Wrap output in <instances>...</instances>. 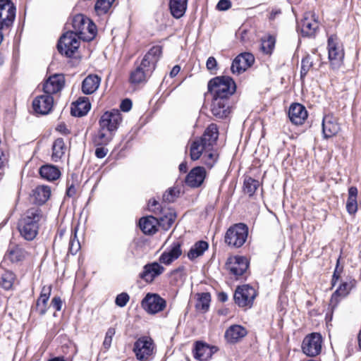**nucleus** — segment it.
Returning a JSON list of instances; mask_svg holds the SVG:
<instances>
[{
    "instance_id": "obj_1",
    "label": "nucleus",
    "mask_w": 361,
    "mask_h": 361,
    "mask_svg": "<svg viewBox=\"0 0 361 361\" xmlns=\"http://www.w3.org/2000/svg\"><path fill=\"white\" fill-rule=\"evenodd\" d=\"M219 137V129L216 124L211 123L202 135L195 139L190 145V155L193 161L199 159L209 169L217 162L219 154L214 149Z\"/></svg>"
},
{
    "instance_id": "obj_2",
    "label": "nucleus",
    "mask_w": 361,
    "mask_h": 361,
    "mask_svg": "<svg viewBox=\"0 0 361 361\" xmlns=\"http://www.w3.org/2000/svg\"><path fill=\"white\" fill-rule=\"evenodd\" d=\"M161 54V46L152 47L143 56L140 63L130 72L129 82L135 85L145 83L155 70Z\"/></svg>"
},
{
    "instance_id": "obj_3",
    "label": "nucleus",
    "mask_w": 361,
    "mask_h": 361,
    "mask_svg": "<svg viewBox=\"0 0 361 361\" xmlns=\"http://www.w3.org/2000/svg\"><path fill=\"white\" fill-rule=\"evenodd\" d=\"M42 218V210L37 207L27 209L21 216L18 222V230L25 240L30 241L35 238Z\"/></svg>"
},
{
    "instance_id": "obj_4",
    "label": "nucleus",
    "mask_w": 361,
    "mask_h": 361,
    "mask_svg": "<svg viewBox=\"0 0 361 361\" xmlns=\"http://www.w3.org/2000/svg\"><path fill=\"white\" fill-rule=\"evenodd\" d=\"M235 90V83L229 76L216 77L208 82V91L212 95V98L222 97L224 99H231Z\"/></svg>"
},
{
    "instance_id": "obj_5",
    "label": "nucleus",
    "mask_w": 361,
    "mask_h": 361,
    "mask_svg": "<svg viewBox=\"0 0 361 361\" xmlns=\"http://www.w3.org/2000/svg\"><path fill=\"white\" fill-rule=\"evenodd\" d=\"M73 32L80 39L85 42L92 40L97 34L96 25L82 14L74 16L72 22Z\"/></svg>"
},
{
    "instance_id": "obj_6",
    "label": "nucleus",
    "mask_w": 361,
    "mask_h": 361,
    "mask_svg": "<svg viewBox=\"0 0 361 361\" xmlns=\"http://www.w3.org/2000/svg\"><path fill=\"white\" fill-rule=\"evenodd\" d=\"M248 235V227L239 223L231 226L224 237L225 243L233 247H240L246 241Z\"/></svg>"
},
{
    "instance_id": "obj_7",
    "label": "nucleus",
    "mask_w": 361,
    "mask_h": 361,
    "mask_svg": "<svg viewBox=\"0 0 361 361\" xmlns=\"http://www.w3.org/2000/svg\"><path fill=\"white\" fill-rule=\"evenodd\" d=\"M79 39L72 30L63 33L57 44L59 52L67 57H72L80 47Z\"/></svg>"
},
{
    "instance_id": "obj_8",
    "label": "nucleus",
    "mask_w": 361,
    "mask_h": 361,
    "mask_svg": "<svg viewBox=\"0 0 361 361\" xmlns=\"http://www.w3.org/2000/svg\"><path fill=\"white\" fill-rule=\"evenodd\" d=\"M16 8L11 0H0V30L10 29L16 18Z\"/></svg>"
},
{
    "instance_id": "obj_9",
    "label": "nucleus",
    "mask_w": 361,
    "mask_h": 361,
    "mask_svg": "<svg viewBox=\"0 0 361 361\" xmlns=\"http://www.w3.org/2000/svg\"><path fill=\"white\" fill-rule=\"evenodd\" d=\"M256 296L255 289L248 284H245L237 287L233 298L235 303L240 307H251Z\"/></svg>"
},
{
    "instance_id": "obj_10",
    "label": "nucleus",
    "mask_w": 361,
    "mask_h": 361,
    "mask_svg": "<svg viewBox=\"0 0 361 361\" xmlns=\"http://www.w3.org/2000/svg\"><path fill=\"white\" fill-rule=\"evenodd\" d=\"M154 349L153 340L148 336H142L134 343L133 350L139 361H149Z\"/></svg>"
},
{
    "instance_id": "obj_11",
    "label": "nucleus",
    "mask_w": 361,
    "mask_h": 361,
    "mask_svg": "<svg viewBox=\"0 0 361 361\" xmlns=\"http://www.w3.org/2000/svg\"><path fill=\"white\" fill-rule=\"evenodd\" d=\"M322 345V335L319 333H312L304 338L302 343V350L309 357H315L321 353Z\"/></svg>"
},
{
    "instance_id": "obj_12",
    "label": "nucleus",
    "mask_w": 361,
    "mask_h": 361,
    "mask_svg": "<svg viewBox=\"0 0 361 361\" xmlns=\"http://www.w3.org/2000/svg\"><path fill=\"white\" fill-rule=\"evenodd\" d=\"M122 122V115L119 110L112 109L104 112L99 121V127L106 129L110 133L117 130Z\"/></svg>"
},
{
    "instance_id": "obj_13",
    "label": "nucleus",
    "mask_w": 361,
    "mask_h": 361,
    "mask_svg": "<svg viewBox=\"0 0 361 361\" xmlns=\"http://www.w3.org/2000/svg\"><path fill=\"white\" fill-rule=\"evenodd\" d=\"M166 305V300L157 293H147L141 302L142 307L151 314L161 312Z\"/></svg>"
},
{
    "instance_id": "obj_14",
    "label": "nucleus",
    "mask_w": 361,
    "mask_h": 361,
    "mask_svg": "<svg viewBox=\"0 0 361 361\" xmlns=\"http://www.w3.org/2000/svg\"><path fill=\"white\" fill-rule=\"evenodd\" d=\"M328 52L329 59L333 68H339L344 57V52L339 46L336 35H331L328 38Z\"/></svg>"
},
{
    "instance_id": "obj_15",
    "label": "nucleus",
    "mask_w": 361,
    "mask_h": 361,
    "mask_svg": "<svg viewBox=\"0 0 361 361\" xmlns=\"http://www.w3.org/2000/svg\"><path fill=\"white\" fill-rule=\"evenodd\" d=\"M226 268L230 274L238 279L247 269L248 261L246 257L243 256L229 257L226 263Z\"/></svg>"
},
{
    "instance_id": "obj_16",
    "label": "nucleus",
    "mask_w": 361,
    "mask_h": 361,
    "mask_svg": "<svg viewBox=\"0 0 361 361\" xmlns=\"http://www.w3.org/2000/svg\"><path fill=\"white\" fill-rule=\"evenodd\" d=\"M231 99L212 98L211 111L216 118H226L231 113Z\"/></svg>"
},
{
    "instance_id": "obj_17",
    "label": "nucleus",
    "mask_w": 361,
    "mask_h": 361,
    "mask_svg": "<svg viewBox=\"0 0 361 361\" xmlns=\"http://www.w3.org/2000/svg\"><path fill=\"white\" fill-rule=\"evenodd\" d=\"M165 269L158 262H152L145 264L143 270L139 274V278L146 283H151L154 280L162 274Z\"/></svg>"
},
{
    "instance_id": "obj_18",
    "label": "nucleus",
    "mask_w": 361,
    "mask_h": 361,
    "mask_svg": "<svg viewBox=\"0 0 361 361\" xmlns=\"http://www.w3.org/2000/svg\"><path fill=\"white\" fill-rule=\"evenodd\" d=\"M53 104L54 98L48 94L37 96L32 101L34 111L41 115L48 114L51 111Z\"/></svg>"
},
{
    "instance_id": "obj_19",
    "label": "nucleus",
    "mask_w": 361,
    "mask_h": 361,
    "mask_svg": "<svg viewBox=\"0 0 361 361\" xmlns=\"http://www.w3.org/2000/svg\"><path fill=\"white\" fill-rule=\"evenodd\" d=\"M302 36L312 37L316 33L319 27V23L315 20L314 15L311 13H306L298 23Z\"/></svg>"
},
{
    "instance_id": "obj_20",
    "label": "nucleus",
    "mask_w": 361,
    "mask_h": 361,
    "mask_svg": "<svg viewBox=\"0 0 361 361\" xmlns=\"http://www.w3.org/2000/svg\"><path fill=\"white\" fill-rule=\"evenodd\" d=\"M65 78L63 74H54L49 77L43 85L45 94H51L60 92L64 87Z\"/></svg>"
},
{
    "instance_id": "obj_21",
    "label": "nucleus",
    "mask_w": 361,
    "mask_h": 361,
    "mask_svg": "<svg viewBox=\"0 0 361 361\" xmlns=\"http://www.w3.org/2000/svg\"><path fill=\"white\" fill-rule=\"evenodd\" d=\"M182 243L180 241L173 242L159 258L160 263L170 265L182 255Z\"/></svg>"
},
{
    "instance_id": "obj_22",
    "label": "nucleus",
    "mask_w": 361,
    "mask_h": 361,
    "mask_svg": "<svg viewBox=\"0 0 361 361\" xmlns=\"http://www.w3.org/2000/svg\"><path fill=\"white\" fill-rule=\"evenodd\" d=\"M207 176V172L203 166L194 167L185 177V183L190 188L200 187Z\"/></svg>"
},
{
    "instance_id": "obj_23",
    "label": "nucleus",
    "mask_w": 361,
    "mask_h": 361,
    "mask_svg": "<svg viewBox=\"0 0 361 361\" xmlns=\"http://www.w3.org/2000/svg\"><path fill=\"white\" fill-rule=\"evenodd\" d=\"M340 130L337 118L331 114L325 115L322 120V133L324 139L335 136Z\"/></svg>"
},
{
    "instance_id": "obj_24",
    "label": "nucleus",
    "mask_w": 361,
    "mask_h": 361,
    "mask_svg": "<svg viewBox=\"0 0 361 361\" xmlns=\"http://www.w3.org/2000/svg\"><path fill=\"white\" fill-rule=\"evenodd\" d=\"M288 117L293 123L301 125L307 117V111L302 104H293L288 110Z\"/></svg>"
},
{
    "instance_id": "obj_25",
    "label": "nucleus",
    "mask_w": 361,
    "mask_h": 361,
    "mask_svg": "<svg viewBox=\"0 0 361 361\" xmlns=\"http://www.w3.org/2000/svg\"><path fill=\"white\" fill-rule=\"evenodd\" d=\"M193 356L200 361H206L210 358L213 354V348H211L207 343L198 341L195 343L193 348Z\"/></svg>"
},
{
    "instance_id": "obj_26",
    "label": "nucleus",
    "mask_w": 361,
    "mask_h": 361,
    "mask_svg": "<svg viewBox=\"0 0 361 361\" xmlns=\"http://www.w3.org/2000/svg\"><path fill=\"white\" fill-rule=\"evenodd\" d=\"M91 108V104L87 97H79L72 104L71 113L73 116L82 117L86 115Z\"/></svg>"
},
{
    "instance_id": "obj_27",
    "label": "nucleus",
    "mask_w": 361,
    "mask_h": 361,
    "mask_svg": "<svg viewBox=\"0 0 361 361\" xmlns=\"http://www.w3.org/2000/svg\"><path fill=\"white\" fill-rule=\"evenodd\" d=\"M247 334L245 328L240 325H232L225 332V338L229 343H236Z\"/></svg>"
},
{
    "instance_id": "obj_28",
    "label": "nucleus",
    "mask_w": 361,
    "mask_h": 361,
    "mask_svg": "<svg viewBox=\"0 0 361 361\" xmlns=\"http://www.w3.org/2000/svg\"><path fill=\"white\" fill-rule=\"evenodd\" d=\"M26 255V251L20 245H10L4 255L5 260H9L12 263H17L23 261Z\"/></svg>"
},
{
    "instance_id": "obj_29",
    "label": "nucleus",
    "mask_w": 361,
    "mask_h": 361,
    "mask_svg": "<svg viewBox=\"0 0 361 361\" xmlns=\"http://www.w3.org/2000/svg\"><path fill=\"white\" fill-rule=\"evenodd\" d=\"M51 292V287L43 286L40 295L36 302V308L40 315H44L47 311V302Z\"/></svg>"
},
{
    "instance_id": "obj_30",
    "label": "nucleus",
    "mask_w": 361,
    "mask_h": 361,
    "mask_svg": "<svg viewBox=\"0 0 361 361\" xmlns=\"http://www.w3.org/2000/svg\"><path fill=\"white\" fill-rule=\"evenodd\" d=\"M101 78L97 75H90L86 77L82 83V91L85 94L94 92L99 87Z\"/></svg>"
},
{
    "instance_id": "obj_31",
    "label": "nucleus",
    "mask_w": 361,
    "mask_h": 361,
    "mask_svg": "<svg viewBox=\"0 0 361 361\" xmlns=\"http://www.w3.org/2000/svg\"><path fill=\"white\" fill-rule=\"evenodd\" d=\"M139 226L144 233L152 235L157 231V218L152 216L142 217L139 221Z\"/></svg>"
},
{
    "instance_id": "obj_32",
    "label": "nucleus",
    "mask_w": 361,
    "mask_h": 361,
    "mask_svg": "<svg viewBox=\"0 0 361 361\" xmlns=\"http://www.w3.org/2000/svg\"><path fill=\"white\" fill-rule=\"evenodd\" d=\"M188 0H169V9L175 18L183 17L186 11Z\"/></svg>"
},
{
    "instance_id": "obj_33",
    "label": "nucleus",
    "mask_w": 361,
    "mask_h": 361,
    "mask_svg": "<svg viewBox=\"0 0 361 361\" xmlns=\"http://www.w3.org/2000/svg\"><path fill=\"white\" fill-rule=\"evenodd\" d=\"M353 285L351 283L343 282L332 294L331 304L336 306L340 301V298L345 297L352 289Z\"/></svg>"
},
{
    "instance_id": "obj_34",
    "label": "nucleus",
    "mask_w": 361,
    "mask_h": 361,
    "mask_svg": "<svg viewBox=\"0 0 361 361\" xmlns=\"http://www.w3.org/2000/svg\"><path fill=\"white\" fill-rule=\"evenodd\" d=\"M39 173L42 178L49 181L57 180L61 175L59 169L52 165H44L41 166Z\"/></svg>"
},
{
    "instance_id": "obj_35",
    "label": "nucleus",
    "mask_w": 361,
    "mask_h": 361,
    "mask_svg": "<svg viewBox=\"0 0 361 361\" xmlns=\"http://www.w3.org/2000/svg\"><path fill=\"white\" fill-rule=\"evenodd\" d=\"M208 248L209 244L207 242L204 240H199L191 247L188 252V257L190 260H194L195 259L203 255Z\"/></svg>"
},
{
    "instance_id": "obj_36",
    "label": "nucleus",
    "mask_w": 361,
    "mask_h": 361,
    "mask_svg": "<svg viewBox=\"0 0 361 361\" xmlns=\"http://www.w3.org/2000/svg\"><path fill=\"white\" fill-rule=\"evenodd\" d=\"M357 189L351 186L348 189V197L346 202V209L350 214H354L357 210Z\"/></svg>"
},
{
    "instance_id": "obj_37",
    "label": "nucleus",
    "mask_w": 361,
    "mask_h": 361,
    "mask_svg": "<svg viewBox=\"0 0 361 361\" xmlns=\"http://www.w3.org/2000/svg\"><path fill=\"white\" fill-rule=\"evenodd\" d=\"M51 195L50 188L45 185H39L33 191L35 202L39 204L45 203Z\"/></svg>"
},
{
    "instance_id": "obj_38",
    "label": "nucleus",
    "mask_w": 361,
    "mask_h": 361,
    "mask_svg": "<svg viewBox=\"0 0 361 361\" xmlns=\"http://www.w3.org/2000/svg\"><path fill=\"white\" fill-rule=\"evenodd\" d=\"M176 218L175 213L167 212L163 216L157 218V227H160L164 231H168L173 224Z\"/></svg>"
},
{
    "instance_id": "obj_39",
    "label": "nucleus",
    "mask_w": 361,
    "mask_h": 361,
    "mask_svg": "<svg viewBox=\"0 0 361 361\" xmlns=\"http://www.w3.org/2000/svg\"><path fill=\"white\" fill-rule=\"evenodd\" d=\"M66 146L63 138H57L52 146L51 159L58 161L65 153Z\"/></svg>"
},
{
    "instance_id": "obj_40",
    "label": "nucleus",
    "mask_w": 361,
    "mask_h": 361,
    "mask_svg": "<svg viewBox=\"0 0 361 361\" xmlns=\"http://www.w3.org/2000/svg\"><path fill=\"white\" fill-rule=\"evenodd\" d=\"M260 186V183L258 180L254 179L251 177H246L243 182V191L250 197L255 195L257 188Z\"/></svg>"
},
{
    "instance_id": "obj_41",
    "label": "nucleus",
    "mask_w": 361,
    "mask_h": 361,
    "mask_svg": "<svg viewBox=\"0 0 361 361\" xmlns=\"http://www.w3.org/2000/svg\"><path fill=\"white\" fill-rule=\"evenodd\" d=\"M104 130L100 128L93 137V142L95 146L106 145L111 141L113 133H109V134H106Z\"/></svg>"
},
{
    "instance_id": "obj_42",
    "label": "nucleus",
    "mask_w": 361,
    "mask_h": 361,
    "mask_svg": "<svg viewBox=\"0 0 361 361\" xmlns=\"http://www.w3.org/2000/svg\"><path fill=\"white\" fill-rule=\"evenodd\" d=\"M197 300L196 302V308L198 310L206 312L209 307L211 301V295L209 293H202L197 295Z\"/></svg>"
},
{
    "instance_id": "obj_43",
    "label": "nucleus",
    "mask_w": 361,
    "mask_h": 361,
    "mask_svg": "<svg viewBox=\"0 0 361 361\" xmlns=\"http://www.w3.org/2000/svg\"><path fill=\"white\" fill-rule=\"evenodd\" d=\"M115 0H97L94 11L97 16H102L109 12Z\"/></svg>"
},
{
    "instance_id": "obj_44",
    "label": "nucleus",
    "mask_w": 361,
    "mask_h": 361,
    "mask_svg": "<svg viewBox=\"0 0 361 361\" xmlns=\"http://www.w3.org/2000/svg\"><path fill=\"white\" fill-rule=\"evenodd\" d=\"M276 39L272 35L264 37L261 40V49L266 54H271L274 49Z\"/></svg>"
},
{
    "instance_id": "obj_45",
    "label": "nucleus",
    "mask_w": 361,
    "mask_h": 361,
    "mask_svg": "<svg viewBox=\"0 0 361 361\" xmlns=\"http://www.w3.org/2000/svg\"><path fill=\"white\" fill-rule=\"evenodd\" d=\"M14 280V274L12 271H6L1 276L0 286L5 290H9L12 288Z\"/></svg>"
},
{
    "instance_id": "obj_46",
    "label": "nucleus",
    "mask_w": 361,
    "mask_h": 361,
    "mask_svg": "<svg viewBox=\"0 0 361 361\" xmlns=\"http://www.w3.org/2000/svg\"><path fill=\"white\" fill-rule=\"evenodd\" d=\"M80 249V244L77 238V228H75L71 233V235L69 240L68 245V252L71 255H75Z\"/></svg>"
},
{
    "instance_id": "obj_47",
    "label": "nucleus",
    "mask_w": 361,
    "mask_h": 361,
    "mask_svg": "<svg viewBox=\"0 0 361 361\" xmlns=\"http://www.w3.org/2000/svg\"><path fill=\"white\" fill-rule=\"evenodd\" d=\"M313 66L312 57L307 54L301 61L300 78L303 80Z\"/></svg>"
},
{
    "instance_id": "obj_48",
    "label": "nucleus",
    "mask_w": 361,
    "mask_h": 361,
    "mask_svg": "<svg viewBox=\"0 0 361 361\" xmlns=\"http://www.w3.org/2000/svg\"><path fill=\"white\" fill-rule=\"evenodd\" d=\"M247 68L243 63L241 59L237 56L232 62L231 71L233 74H240L245 71Z\"/></svg>"
},
{
    "instance_id": "obj_49",
    "label": "nucleus",
    "mask_w": 361,
    "mask_h": 361,
    "mask_svg": "<svg viewBox=\"0 0 361 361\" xmlns=\"http://www.w3.org/2000/svg\"><path fill=\"white\" fill-rule=\"evenodd\" d=\"M179 194V189L176 188H170L163 195V200L166 202H173Z\"/></svg>"
},
{
    "instance_id": "obj_50",
    "label": "nucleus",
    "mask_w": 361,
    "mask_h": 361,
    "mask_svg": "<svg viewBox=\"0 0 361 361\" xmlns=\"http://www.w3.org/2000/svg\"><path fill=\"white\" fill-rule=\"evenodd\" d=\"M116 334V330L113 327H110L107 329L105 335V338L103 342V346L105 349L108 350L111 345L112 338Z\"/></svg>"
},
{
    "instance_id": "obj_51",
    "label": "nucleus",
    "mask_w": 361,
    "mask_h": 361,
    "mask_svg": "<svg viewBox=\"0 0 361 361\" xmlns=\"http://www.w3.org/2000/svg\"><path fill=\"white\" fill-rule=\"evenodd\" d=\"M130 300V296L127 293H121L116 297L115 303L120 307H125Z\"/></svg>"
},
{
    "instance_id": "obj_52",
    "label": "nucleus",
    "mask_w": 361,
    "mask_h": 361,
    "mask_svg": "<svg viewBox=\"0 0 361 361\" xmlns=\"http://www.w3.org/2000/svg\"><path fill=\"white\" fill-rule=\"evenodd\" d=\"M242 62L247 68L250 67L255 61L253 55L250 53L245 52L238 55Z\"/></svg>"
},
{
    "instance_id": "obj_53",
    "label": "nucleus",
    "mask_w": 361,
    "mask_h": 361,
    "mask_svg": "<svg viewBox=\"0 0 361 361\" xmlns=\"http://www.w3.org/2000/svg\"><path fill=\"white\" fill-rule=\"evenodd\" d=\"M231 7V2L229 0H220L216 4V9L219 11H227Z\"/></svg>"
},
{
    "instance_id": "obj_54",
    "label": "nucleus",
    "mask_w": 361,
    "mask_h": 361,
    "mask_svg": "<svg viewBox=\"0 0 361 361\" xmlns=\"http://www.w3.org/2000/svg\"><path fill=\"white\" fill-rule=\"evenodd\" d=\"M109 150L107 148L104 147V145L97 146L95 149V156L99 159H102L107 154Z\"/></svg>"
},
{
    "instance_id": "obj_55",
    "label": "nucleus",
    "mask_w": 361,
    "mask_h": 361,
    "mask_svg": "<svg viewBox=\"0 0 361 361\" xmlns=\"http://www.w3.org/2000/svg\"><path fill=\"white\" fill-rule=\"evenodd\" d=\"M207 68L210 71H216L217 69V62L216 59L214 56H209L207 59V63H206Z\"/></svg>"
},
{
    "instance_id": "obj_56",
    "label": "nucleus",
    "mask_w": 361,
    "mask_h": 361,
    "mask_svg": "<svg viewBox=\"0 0 361 361\" xmlns=\"http://www.w3.org/2000/svg\"><path fill=\"white\" fill-rule=\"evenodd\" d=\"M51 306L56 310L60 311L62 308V300L60 297L55 296L51 302Z\"/></svg>"
},
{
    "instance_id": "obj_57",
    "label": "nucleus",
    "mask_w": 361,
    "mask_h": 361,
    "mask_svg": "<svg viewBox=\"0 0 361 361\" xmlns=\"http://www.w3.org/2000/svg\"><path fill=\"white\" fill-rule=\"evenodd\" d=\"M132 104V101L130 99H125L121 102L120 109L123 112H128L131 109Z\"/></svg>"
},
{
    "instance_id": "obj_58",
    "label": "nucleus",
    "mask_w": 361,
    "mask_h": 361,
    "mask_svg": "<svg viewBox=\"0 0 361 361\" xmlns=\"http://www.w3.org/2000/svg\"><path fill=\"white\" fill-rule=\"evenodd\" d=\"M149 209L154 213L159 210V203L155 200H149L148 203Z\"/></svg>"
},
{
    "instance_id": "obj_59",
    "label": "nucleus",
    "mask_w": 361,
    "mask_h": 361,
    "mask_svg": "<svg viewBox=\"0 0 361 361\" xmlns=\"http://www.w3.org/2000/svg\"><path fill=\"white\" fill-rule=\"evenodd\" d=\"M338 263H339V259L337 262V266H336V267L334 271L333 276H332V279H331L332 286H334L336 284L337 281H338V279L340 278V272H338Z\"/></svg>"
},
{
    "instance_id": "obj_60",
    "label": "nucleus",
    "mask_w": 361,
    "mask_h": 361,
    "mask_svg": "<svg viewBox=\"0 0 361 361\" xmlns=\"http://www.w3.org/2000/svg\"><path fill=\"white\" fill-rule=\"evenodd\" d=\"M76 191L77 190L74 185L71 184L70 186L68 187L66 194L68 197H73L76 194Z\"/></svg>"
},
{
    "instance_id": "obj_61",
    "label": "nucleus",
    "mask_w": 361,
    "mask_h": 361,
    "mask_svg": "<svg viewBox=\"0 0 361 361\" xmlns=\"http://www.w3.org/2000/svg\"><path fill=\"white\" fill-rule=\"evenodd\" d=\"M56 130L63 135H68L70 133V130L67 128L65 123L59 124Z\"/></svg>"
},
{
    "instance_id": "obj_62",
    "label": "nucleus",
    "mask_w": 361,
    "mask_h": 361,
    "mask_svg": "<svg viewBox=\"0 0 361 361\" xmlns=\"http://www.w3.org/2000/svg\"><path fill=\"white\" fill-rule=\"evenodd\" d=\"M180 71V67L178 65L174 66L170 72V74H169L170 77L174 78L175 76H176L178 74Z\"/></svg>"
},
{
    "instance_id": "obj_63",
    "label": "nucleus",
    "mask_w": 361,
    "mask_h": 361,
    "mask_svg": "<svg viewBox=\"0 0 361 361\" xmlns=\"http://www.w3.org/2000/svg\"><path fill=\"white\" fill-rule=\"evenodd\" d=\"M218 299L219 301L224 302L228 300V295L224 292H221L218 295Z\"/></svg>"
},
{
    "instance_id": "obj_64",
    "label": "nucleus",
    "mask_w": 361,
    "mask_h": 361,
    "mask_svg": "<svg viewBox=\"0 0 361 361\" xmlns=\"http://www.w3.org/2000/svg\"><path fill=\"white\" fill-rule=\"evenodd\" d=\"M48 361H71V360H66L63 356H57V357H54L53 358L49 359Z\"/></svg>"
}]
</instances>
